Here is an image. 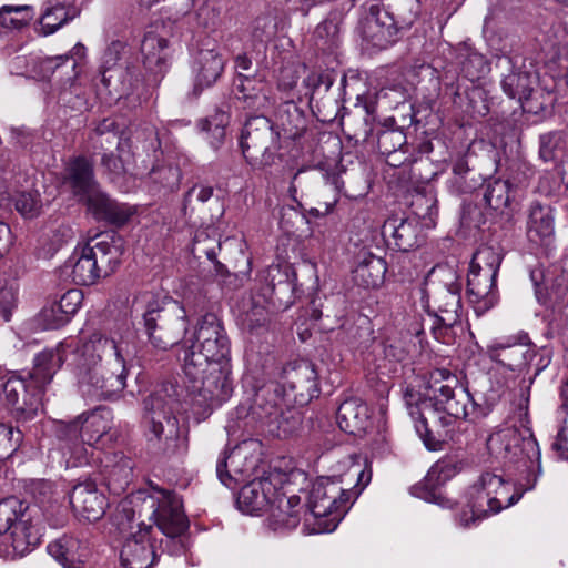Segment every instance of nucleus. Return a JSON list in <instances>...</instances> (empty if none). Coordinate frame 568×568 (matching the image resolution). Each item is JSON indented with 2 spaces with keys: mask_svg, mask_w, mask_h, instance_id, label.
<instances>
[{
  "mask_svg": "<svg viewBox=\"0 0 568 568\" xmlns=\"http://www.w3.org/2000/svg\"><path fill=\"white\" fill-rule=\"evenodd\" d=\"M58 369L65 364L82 395L92 400H113L126 386V361L134 346L130 334L93 333L88 339L69 337L54 349Z\"/></svg>",
  "mask_w": 568,
  "mask_h": 568,
  "instance_id": "1",
  "label": "nucleus"
},
{
  "mask_svg": "<svg viewBox=\"0 0 568 568\" xmlns=\"http://www.w3.org/2000/svg\"><path fill=\"white\" fill-rule=\"evenodd\" d=\"M183 373L193 405L204 413L231 397L230 339L214 314L199 322L192 344L184 351Z\"/></svg>",
  "mask_w": 568,
  "mask_h": 568,
  "instance_id": "2",
  "label": "nucleus"
},
{
  "mask_svg": "<svg viewBox=\"0 0 568 568\" xmlns=\"http://www.w3.org/2000/svg\"><path fill=\"white\" fill-rule=\"evenodd\" d=\"M180 406L179 386L162 383L143 400L142 429L148 446L164 456L187 452V432L175 415Z\"/></svg>",
  "mask_w": 568,
  "mask_h": 568,
  "instance_id": "3",
  "label": "nucleus"
},
{
  "mask_svg": "<svg viewBox=\"0 0 568 568\" xmlns=\"http://www.w3.org/2000/svg\"><path fill=\"white\" fill-rule=\"evenodd\" d=\"M300 423L298 414L284 404L278 388L265 386L256 392L251 405L241 404L230 414L225 429L239 439L256 429L286 437L298 428Z\"/></svg>",
  "mask_w": 568,
  "mask_h": 568,
  "instance_id": "4",
  "label": "nucleus"
},
{
  "mask_svg": "<svg viewBox=\"0 0 568 568\" xmlns=\"http://www.w3.org/2000/svg\"><path fill=\"white\" fill-rule=\"evenodd\" d=\"M59 358L45 349L33 361V368L26 376L11 375L3 384V400L12 418L21 424L33 420L42 412L44 387L58 371Z\"/></svg>",
  "mask_w": 568,
  "mask_h": 568,
  "instance_id": "5",
  "label": "nucleus"
},
{
  "mask_svg": "<svg viewBox=\"0 0 568 568\" xmlns=\"http://www.w3.org/2000/svg\"><path fill=\"white\" fill-rule=\"evenodd\" d=\"M357 476V484L352 488L343 486V479L321 477L312 485L308 495V508L313 517L326 518L318 523V532H329L336 529L351 505L371 481V471L351 469L346 476Z\"/></svg>",
  "mask_w": 568,
  "mask_h": 568,
  "instance_id": "6",
  "label": "nucleus"
},
{
  "mask_svg": "<svg viewBox=\"0 0 568 568\" xmlns=\"http://www.w3.org/2000/svg\"><path fill=\"white\" fill-rule=\"evenodd\" d=\"M112 426L113 414L105 406L82 413L68 423L59 422L54 434L63 454L69 455L68 464L73 467L87 465L94 445L111 430Z\"/></svg>",
  "mask_w": 568,
  "mask_h": 568,
  "instance_id": "7",
  "label": "nucleus"
},
{
  "mask_svg": "<svg viewBox=\"0 0 568 568\" xmlns=\"http://www.w3.org/2000/svg\"><path fill=\"white\" fill-rule=\"evenodd\" d=\"M123 241L114 233L100 234L85 245L77 247L68 260L72 281L79 285H92L113 273L121 262Z\"/></svg>",
  "mask_w": 568,
  "mask_h": 568,
  "instance_id": "8",
  "label": "nucleus"
},
{
  "mask_svg": "<svg viewBox=\"0 0 568 568\" xmlns=\"http://www.w3.org/2000/svg\"><path fill=\"white\" fill-rule=\"evenodd\" d=\"M487 448L497 457L509 462L520 459L524 463L526 475L517 481L520 493L507 497L506 507L513 506L521 498L524 491L531 490L536 486L541 471L538 444L531 435L524 437L516 428H505L488 437Z\"/></svg>",
  "mask_w": 568,
  "mask_h": 568,
  "instance_id": "9",
  "label": "nucleus"
},
{
  "mask_svg": "<svg viewBox=\"0 0 568 568\" xmlns=\"http://www.w3.org/2000/svg\"><path fill=\"white\" fill-rule=\"evenodd\" d=\"M143 325L150 344L168 351L184 337L189 321L184 307L176 301L161 302L153 294H143Z\"/></svg>",
  "mask_w": 568,
  "mask_h": 568,
  "instance_id": "10",
  "label": "nucleus"
},
{
  "mask_svg": "<svg viewBox=\"0 0 568 568\" xmlns=\"http://www.w3.org/2000/svg\"><path fill=\"white\" fill-rule=\"evenodd\" d=\"M0 534H4L12 551L7 555L22 557L32 551L41 540V527L37 509L17 497L0 501Z\"/></svg>",
  "mask_w": 568,
  "mask_h": 568,
  "instance_id": "11",
  "label": "nucleus"
},
{
  "mask_svg": "<svg viewBox=\"0 0 568 568\" xmlns=\"http://www.w3.org/2000/svg\"><path fill=\"white\" fill-rule=\"evenodd\" d=\"M240 145L247 163L253 168L271 166L278 158L281 132L264 115L247 119L241 134Z\"/></svg>",
  "mask_w": 568,
  "mask_h": 568,
  "instance_id": "12",
  "label": "nucleus"
},
{
  "mask_svg": "<svg viewBox=\"0 0 568 568\" xmlns=\"http://www.w3.org/2000/svg\"><path fill=\"white\" fill-rule=\"evenodd\" d=\"M140 514L152 520L168 538L180 537L189 528L182 499L166 489L152 487V493L142 500Z\"/></svg>",
  "mask_w": 568,
  "mask_h": 568,
  "instance_id": "13",
  "label": "nucleus"
},
{
  "mask_svg": "<svg viewBox=\"0 0 568 568\" xmlns=\"http://www.w3.org/2000/svg\"><path fill=\"white\" fill-rule=\"evenodd\" d=\"M428 390L436 410L455 417L468 416L471 396L456 374L446 368L433 369L429 373Z\"/></svg>",
  "mask_w": 568,
  "mask_h": 568,
  "instance_id": "14",
  "label": "nucleus"
},
{
  "mask_svg": "<svg viewBox=\"0 0 568 568\" xmlns=\"http://www.w3.org/2000/svg\"><path fill=\"white\" fill-rule=\"evenodd\" d=\"M507 495L505 481L501 477L484 473L468 490V506L471 511L469 519L460 517V524L465 527L488 515L499 513L505 506L501 497Z\"/></svg>",
  "mask_w": 568,
  "mask_h": 568,
  "instance_id": "15",
  "label": "nucleus"
},
{
  "mask_svg": "<svg viewBox=\"0 0 568 568\" xmlns=\"http://www.w3.org/2000/svg\"><path fill=\"white\" fill-rule=\"evenodd\" d=\"M463 469V463L454 458H444L430 467L424 479L410 487V494L417 498L437 504L443 508H453L455 501L442 494L439 488Z\"/></svg>",
  "mask_w": 568,
  "mask_h": 568,
  "instance_id": "16",
  "label": "nucleus"
},
{
  "mask_svg": "<svg viewBox=\"0 0 568 568\" xmlns=\"http://www.w3.org/2000/svg\"><path fill=\"white\" fill-rule=\"evenodd\" d=\"M367 47L386 49L397 40L398 31L390 11L379 4H372L358 27Z\"/></svg>",
  "mask_w": 568,
  "mask_h": 568,
  "instance_id": "17",
  "label": "nucleus"
},
{
  "mask_svg": "<svg viewBox=\"0 0 568 568\" xmlns=\"http://www.w3.org/2000/svg\"><path fill=\"white\" fill-rule=\"evenodd\" d=\"M282 386L294 395V400L304 405L320 395L317 372L313 363L300 359L288 363L282 372Z\"/></svg>",
  "mask_w": 568,
  "mask_h": 568,
  "instance_id": "18",
  "label": "nucleus"
},
{
  "mask_svg": "<svg viewBox=\"0 0 568 568\" xmlns=\"http://www.w3.org/2000/svg\"><path fill=\"white\" fill-rule=\"evenodd\" d=\"M530 346L531 341L528 334L521 331L493 342L487 346L486 353L490 361L515 372L531 361Z\"/></svg>",
  "mask_w": 568,
  "mask_h": 568,
  "instance_id": "19",
  "label": "nucleus"
},
{
  "mask_svg": "<svg viewBox=\"0 0 568 568\" xmlns=\"http://www.w3.org/2000/svg\"><path fill=\"white\" fill-rule=\"evenodd\" d=\"M436 308L432 332L437 341L448 343L446 334L449 328L460 322L462 296L460 285L452 284L440 288L434 297Z\"/></svg>",
  "mask_w": 568,
  "mask_h": 568,
  "instance_id": "20",
  "label": "nucleus"
},
{
  "mask_svg": "<svg viewBox=\"0 0 568 568\" xmlns=\"http://www.w3.org/2000/svg\"><path fill=\"white\" fill-rule=\"evenodd\" d=\"M418 413L419 418L415 425L417 433L423 438L428 449L436 450L440 443L453 438L454 427L457 420L466 417H455L450 414L429 408V416L417 410V407H410L409 414Z\"/></svg>",
  "mask_w": 568,
  "mask_h": 568,
  "instance_id": "21",
  "label": "nucleus"
},
{
  "mask_svg": "<svg viewBox=\"0 0 568 568\" xmlns=\"http://www.w3.org/2000/svg\"><path fill=\"white\" fill-rule=\"evenodd\" d=\"M138 527V531L125 540L120 552L121 562L125 568H150L156 558L151 537L152 526L142 521Z\"/></svg>",
  "mask_w": 568,
  "mask_h": 568,
  "instance_id": "22",
  "label": "nucleus"
},
{
  "mask_svg": "<svg viewBox=\"0 0 568 568\" xmlns=\"http://www.w3.org/2000/svg\"><path fill=\"white\" fill-rule=\"evenodd\" d=\"M70 504L75 514L91 523L101 519L108 507L106 497L92 480L79 483L73 487Z\"/></svg>",
  "mask_w": 568,
  "mask_h": 568,
  "instance_id": "23",
  "label": "nucleus"
},
{
  "mask_svg": "<svg viewBox=\"0 0 568 568\" xmlns=\"http://www.w3.org/2000/svg\"><path fill=\"white\" fill-rule=\"evenodd\" d=\"M303 508L300 496H286L278 489L270 504L267 526L275 532L295 529L301 523Z\"/></svg>",
  "mask_w": 568,
  "mask_h": 568,
  "instance_id": "24",
  "label": "nucleus"
},
{
  "mask_svg": "<svg viewBox=\"0 0 568 568\" xmlns=\"http://www.w3.org/2000/svg\"><path fill=\"white\" fill-rule=\"evenodd\" d=\"M280 478L262 477L252 480L242 487L239 497V508L245 514H257L270 506L274 496L277 494V483Z\"/></svg>",
  "mask_w": 568,
  "mask_h": 568,
  "instance_id": "25",
  "label": "nucleus"
},
{
  "mask_svg": "<svg viewBox=\"0 0 568 568\" xmlns=\"http://www.w3.org/2000/svg\"><path fill=\"white\" fill-rule=\"evenodd\" d=\"M105 149L101 156V168L110 180L115 181L129 170L133 158L131 141L123 135L112 134V141L106 139Z\"/></svg>",
  "mask_w": 568,
  "mask_h": 568,
  "instance_id": "26",
  "label": "nucleus"
},
{
  "mask_svg": "<svg viewBox=\"0 0 568 568\" xmlns=\"http://www.w3.org/2000/svg\"><path fill=\"white\" fill-rule=\"evenodd\" d=\"M80 201H84L88 210L97 220H103L115 225L125 224L133 215V210L126 204L119 203L108 194L101 192L99 187H94L90 194H85Z\"/></svg>",
  "mask_w": 568,
  "mask_h": 568,
  "instance_id": "27",
  "label": "nucleus"
},
{
  "mask_svg": "<svg viewBox=\"0 0 568 568\" xmlns=\"http://www.w3.org/2000/svg\"><path fill=\"white\" fill-rule=\"evenodd\" d=\"M63 184L79 200L85 194H90L98 186L93 163L83 155L70 159L64 169Z\"/></svg>",
  "mask_w": 568,
  "mask_h": 568,
  "instance_id": "28",
  "label": "nucleus"
},
{
  "mask_svg": "<svg viewBox=\"0 0 568 568\" xmlns=\"http://www.w3.org/2000/svg\"><path fill=\"white\" fill-rule=\"evenodd\" d=\"M233 87L237 99L246 102L250 108L266 109L274 103L275 99L267 93L262 73H237Z\"/></svg>",
  "mask_w": 568,
  "mask_h": 568,
  "instance_id": "29",
  "label": "nucleus"
},
{
  "mask_svg": "<svg viewBox=\"0 0 568 568\" xmlns=\"http://www.w3.org/2000/svg\"><path fill=\"white\" fill-rule=\"evenodd\" d=\"M382 235L398 251L408 252L418 246L419 225L414 220L392 216L382 227Z\"/></svg>",
  "mask_w": 568,
  "mask_h": 568,
  "instance_id": "30",
  "label": "nucleus"
},
{
  "mask_svg": "<svg viewBox=\"0 0 568 568\" xmlns=\"http://www.w3.org/2000/svg\"><path fill=\"white\" fill-rule=\"evenodd\" d=\"M528 240L539 246L548 247L555 240V217L550 206L534 203L527 222Z\"/></svg>",
  "mask_w": 568,
  "mask_h": 568,
  "instance_id": "31",
  "label": "nucleus"
},
{
  "mask_svg": "<svg viewBox=\"0 0 568 568\" xmlns=\"http://www.w3.org/2000/svg\"><path fill=\"white\" fill-rule=\"evenodd\" d=\"M101 473L109 489L119 495L131 483L133 462L122 452L112 453L105 456Z\"/></svg>",
  "mask_w": 568,
  "mask_h": 568,
  "instance_id": "32",
  "label": "nucleus"
},
{
  "mask_svg": "<svg viewBox=\"0 0 568 568\" xmlns=\"http://www.w3.org/2000/svg\"><path fill=\"white\" fill-rule=\"evenodd\" d=\"M336 423L343 432L361 435L371 424L369 409L361 399H346L336 412Z\"/></svg>",
  "mask_w": 568,
  "mask_h": 568,
  "instance_id": "33",
  "label": "nucleus"
},
{
  "mask_svg": "<svg viewBox=\"0 0 568 568\" xmlns=\"http://www.w3.org/2000/svg\"><path fill=\"white\" fill-rule=\"evenodd\" d=\"M387 267L385 261L371 252H361L353 270V282L363 288H376L383 284Z\"/></svg>",
  "mask_w": 568,
  "mask_h": 568,
  "instance_id": "34",
  "label": "nucleus"
},
{
  "mask_svg": "<svg viewBox=\"0 0 568 568\" xmlns=\"http://www.w3.org/2000/svg\"><path fill=\"white\" fill-rule=\"evenodd\" d=\"M48 552L64 568H81L88 558L87 546L72 536L50 542Z\"/></svg>",
  "mask_w": 568,
  "mask_h": 568,
  "instance_id": "35",
  "label": "nucleus"
},
{
  "mask_svg": "<svg viewBox=\"0 0 568 568\" xmlns=\"http://www.w3.org/2000/svg\"><path fill=\"white\" fill-rule=\"evenodd\" d=\"M496 277L495 275L469 271L467 292L469 301L477 305L476 310L487 311L495 305L497 301Z\"/></svg>",
  "mask_w": 568,
  "mask_h": 568,
  "instance_id": "36",
  "label": "nucleus"
},
{
  "mask_svg": "<svg viewBox=\"0 0 568 568\" xmlns=\"http://www.w3.org/2000/svg\"><path fill=\"white\" fill-rule=\"evenodd\" d=\"M276 120L284 138L292 140L300 138L307 126L304 111L292 100H286L278 106Z\"/></svg>",
  "mask_w": 568,
  "mask_h": 568,
  "instance_id": "37",
  "label": "nucleus"
},
{
  "mask_svg": "<svg viewBox=\"0 0 568 568\" xmlns=\"http://www.w3.org/2000/svg\"><path fill=\"white\" fill-rule=\"evenodd\" d=\"M143 65L148 71L168 67V40L155 31H148L141 43Z\"/></svg>",
  "mask_w": 568,
  "mask_h": 568,
  "instance_id": "38",
  "label": "nucleus"
},
{
  "mask_svg": "<svg viewBox=\"0 0 568 568\" xmlns=\"http://www.w3.org/2000/svg\"><path fill=\"white\" fill-rule=\"evenodd\" d=\"M69 4V0H50L45 3L44 12L40 19L44 36L54 33L74 17L68 9Z\"/></svg>",
  "mask_w": 568,
  "mask_h": 568,
  "instance_id": "39",
  "label": "nucleus"
},
{
  "mask_svg": "<svg viewBox=\"0 0 568 568\" xmlns=\"http://www.w3.org/2000/svg\"><path fill=\"white\" fill-rule=\"evenodd\" d=\"M510 187L508 180L489 179L484 184L485 204L494 211L503 212L510 203Z\"/></svg>",
  "mask_w": 568,
  "mask_h": 568,
  "instance_id": "40",
  "label": "nucleus"
},
{
  "mask_svg": "<svg viewBox=\"0 0 568 568\" xmlns=\"http://www.w3.org/2000/svg\"><path fill=\"white\" fill-rule=\"evenodd\" d=\"M501 261L503 254L498 246L481 245L473 255L469 271L497 276Z\"/></svg>",
  "mask_w": 568,
  "mask_h": 568,
  "instance_id": "41",
  "label": "nucleus"
},
{
  "mask_svg": "<svg viewBox=\"0 0 568 568\" xmlns=\"http://www.w3.org/2000/svg\"><path fill=\"white\" fill-rule=\"evenodd\" d=\"M534 83L531 73H507L501 81V87L508 97L523 102L531 97Z\"/></svg>",
  "mask_w": 568,
  "mask_h": 568,
  "instance_id": "42",
  "label": "nucleus"
},
{
  "mask_svg": "<svg viewBox=\"0 0 568 568\" xmlns=\"http://www.w3.org/2000/svg\"><path fill=\"white\" fill-rule=\"evenodd\" d=\"M29 6H3L0 8V31L20 30L32 19Z\"/></svg>",
  "mask_w": 568,
  "mask_h": 568,
  "instance_id": "43",
  "label": "nucleus"
},
{
  "mask_svg": "<svg viewBox=\"0 0 568 568\" xmlns=\"http://www.w3.org/2000/svg\"><path fill=\"white\" fill-rule=\"evenodd\" d=\"M418 0H398L394 11H390L394 24L399 32L400 30L409 29L419 13Z\"/></svg>",
  "mask_w": 568,
  "mask_h": 568,
  "instance_id": "44",
  "label": "nucleus"
},
{
  "mask_svg": "<svg viewBox=\"0 0 568 568\" xmlns=\"http://www.w3.org/2000/svg\"><path fill=\"white\" fill-rule=\"evenodd\" d=\"M316 44L322 49H333L339 42V21L328 18L320 23L314 32Z\"/></svg>",
  "mask_w": 568,
  "mask_h": 568,
  "instance_id": "45",
  "label": "nucleus"
},
{
  "mask_svg": "<svg viewBox=\"0 0 568 568\" xmlns=\"http://www.w3.org/2000/svg\"><path fill=\"white\" fill-rule=\"evenodd\" d=\"M149 175L152 182L171 191L179 186L182 178L179 166L172 164H158Z\"/></svg>",
  "mask_w": 568,
  "mask_h": 568,
  "instance_id": "46",
  "label": "nucleus"
},
{
  "mask_svg": "<svg viewBox=\"0 0 568 568\" xmlns=\"http://www.w3.org/2000/svg\"><path fill=\"white\" fill-rule=\"evenodd\" d=\"M22 438L21 429L0 423V462L10 457L19 448Z\"/></svg>",
  "mask_w": 568,
  "mask_h": 568,
  "instance_id": "47",
  "label": "nucleus"
},
{
  "mask_svg": "<svg viewBox=\"0 0 568 568\" xmlns=\"http://www.w3.org/2000/svg\"><path fill=\"white\" fill-rule=\"evenodd\" d=\"M85 59V48L83 44H75L70 54L58 55L54 58L45 59V68L53 69L64 67L67 69L75 70L77 68L83 67V61Z\"/></svg>",
  "mask_w": 568,
  "mask_h": 568,
  "instance_id": "48",
  "label": "nucleus"
},
{
  "mask_svg": "<svg viewBox=\"0 0 568 568\" xmlns=\"http://www.w3.org/2000/svg\"><path fill=\"white\" fill-rule=\"evenodd\" d=\"M564 148V134L559 131L548 132L540 136L539 155L545 162L555 161Z\"/></svg>",
  "mask_w": 568,
  "mask_h": 568,
  "instance_id": "49",
  "label": "nucleus"
},
{
  "mask_svg": "<svg viewBox=\"0 0 568 568\" xmlns=\"http://www.w3.org/2000/svg\"><path fill=\"white\" fill-rule=\"evenodd\" d=\"M457 63L463 71H483L486 68L490 69L485 57L467 45L458 49Z\"/></svg>",
  "mask_w": 568,
  "mask_h": 568,
  "instance_id": "50",
  "label": "nucleus"
},
{
  "mask_svg": "<svg viewBox=\"0 0 568 568\" xmlns=\"http://www.w3.org/2000/svg\"><path fill=\"white\" fill-rule=\"evenodd\" d=\"M61 312L62 308L57 304L55 300L50 305L44 306L39 314V321L43 328L57 329L65 325L70 317Z\"/></svg>",
  "mask_w": 568,
  "mask_h": 568,
  "instance_id": "51",
  "label": "nucleus"
},
{
  "mask_svg": "<svg viewBox=\"0 0 568 568\" xmlns=\"http://www.w3.org/2000/svg\"><path fill=\"white\" fill-rule=\"evenodd\" d=\"M220 8L215 2L204 1L195 12L196 22L204 29L214 30L220 24Z\"/></svg>",
  "mask_w": 568,
  "mask_h": 568,
  "instance_id": "52",
  "label": "nucleus"
},
{
  "mask_svg": "<svg viewBox=\"0 0 568 568\" xmlns=\"http://www.w3.org/2000/svg\"><path fill=\"white\" fill-rule=\"evenodd\" d=\"M17 304V287L13 283L0 282V315L8 322Z\"/></svg>",
  "mask_w": 568,
  "mask_h": 568,
  "instance_id": "53",
  "label": "nucleus"
},
{
  "mask_svg": "<svg viewBox=\"0 0 568 568\" xmlns=\"http://www.w3.org/2000/svg\"><path fill=\"white\" fill-rule=\"evenodd\" d=\"M16 209L22 216L32 219L40 212V200L36 194L20 193L16 199Z\"/></svg>",
  "mask_w": 568,
  "mask_h": 568,
  "instance_id": "54",
  "label": "nucleus"
},
{
  "mask_svg": "<svg viewBox=\"0 0 568 568\" xmlns=\"http://www.w3.org/2000/svg\"><path fill=\"white\" fill-rule=\"evenodd\" d=\"M82 301V291L78 288L68 290L59 300H55L57 304L62 308L61 313L67 314L70 318L79 311Z\"/></svg>",
  "mask_w": 568,
  "mask_h": 568,
  "instance_id": "55",
  "label": "nucleus"
},
{
  "mask_svg": "<svg viewBox=\"0 0 568 568\" xmlns=\"http://www.w3.org/2000/svg\"><path fill=\"white\" fill-rule=\"evenodd\" d=\"M405 142V136L399 131L386 130L378 135L377 145L383 154H390L402 146Z\"/></svg>",
  "mask_w": 568,
  "mask_h": 568,
  "instance_id": "56",
  "label": "nucleus"
},
{
  "mask_svg": "<svg viewBox=\"0 0 568 568\" xmlns=\"http://www.w3.org/2000/svg\"><path fill=\"white\" fill-rule=\"evenodd\" d=\"M209 236L206 234V232L204 231H201V232H197L195 234V237H194V243H193V252L196 254H205L206 257L212 261V262H215V258H216V248L217 250H221V244L220 242H216L215 240L212 241L213 245L212 246H209L206 245V242L209 241Z\"/></svg>",
  "mask_w": 568,
  "mask_h": 568,
  "instance_id": "57",
  "label": "nucleus"
},
{
  "mask_svg": "<svg viewBox=\"0 0 568 568\" xmlns=\"http://www.w3.org/2000/svg\"><path fill=\"white\" fill-rule=\"evenodd\" d=\"M213 196V187L197 184L191 187L184 196V209L192 207L194 202L205 203Z\"/></svg>",
  "mask_w": 568,
  "mask_h": 568,
  "instance_id": "58",
  "label": "nucleus"
},
{
  "mask_svg": "<svg viewBox=\"0 0 568 568\" xmlns=\"http://www.w3.org/2000/svg\"><path fill=\"white\" fill-rule=\"evenodd\" d=\"M112 134L120 135L118 132L116 124L111 119H104L95 128L97 141L94 143V146L105 149V146H108L106 139L109 138L112 141Z\"/></svg>",
  "mask_w": 568,
  "mask_h": 568,
  "instance_id": "59",
  "label": "nucleus"
},
{
  "mask_svg": "<svg viewBox=\"0 0 568 568\" xmlns=\"http://www.w3.org/2000/svg\"><path fill=\"white\" fill-rule=\"evenodd\" d=\"M125 53V44L121 41H113L106 48L103 55V70L109 71L116 67V62Z\"/></svg>",
  "mask_w": 568,
  "mask_h": 568,
  "instance_id": "60",
  "label": "nucleus"
},
{
  "mask_svg": "<svg viewBox=\"0 0 568 568\" xmlns=\"http://www.w3.org/2000/svg\"><path fill=\"white\" fill-rule=\"evenodd\" d=\"M243 322L251 331L262 327L267 322V312L263 306L254 305L245 313Z\"/></svg>",
  "mask_w": 568,
  "mask_h": 568,
  "instance_id": "61",
  "label": "nucleus"
},
{
  "mask_svg": "<svg viewBox=\"0 0 568 568\" xmlns=\"http://www.w3.org/2000/svg\"><path fill=\"white\" fill-rule=\"evenodd\" d=\"M229 123V115L216 110L212 115L200 121L199 125L203 131H211L213 128L225 129Z\"/></svg>",
  "mask_w": 568,
  "mask_h": 568,
  "instance_id": "62",
  "label": "nucleus"
},
{
  "mask_svg": "<svg viewBox=\"0 0 568 568\" xmlns=\"http://www.w3.org/2000/svg\"><path fill=\"white\" fill-rule=\"evenodd\" d=\"M219 78V73H196L193 79L192 95L197 98L202 91L212 87Z\"/></svg>",
  "mask_w": 568,
  "mask_h": 568,
  "instance_id": "63",
  "label": "nucleus"
},
{
  "mask_svg": "<svg viewBox=\"0 0 568 568\" xmlns=\"http://www.w3.org/2000/svg\"><path fill=\"white\" fill-rule=\"evenodd\" d=\"M467 175H454L450 180V187L456 193H470L473 192L477 185L478 180L474 178L470 181H467Z\"/></svg>",
  "mask_w": 568,
  "mask_h": 568,
  "instance_id": "64",
  "label": "nucleus"
}]
</instances>
